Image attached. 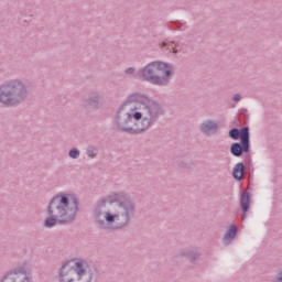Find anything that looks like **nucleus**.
<instances>
[{
    "label": "nucleus",
    "instance_id": "16",
    "mask_svg": "<svg viewBox=\"0 0 282 282\" xmlns=\"http://www.w3.org/2000/svg\"><path fill=\"white\" fill-rule=\"evenodd\" d=\"M234 100H236V102H239V100H241V96L240 95H235Z\"/></svg>",
    "mask_w": 282,
    "mask_h": 282
},
{
    "label": "nucleus",
    "instance_id": "14",
    "mask_svg": "<svg viewBox=\"0 0 282 282\" xmlns=\"http://www.w3.org/2000/svg\"><path fill=\"white\" fill-rule=\"evenodd\" d=\"M69 155L75 160L80 155V152H78V150H70Z\"/></svg>",
    "mask_w": 282,
    "mask_h": 282
},
{
    "label": "nucleus",
    "instance_id": "2",
    "mask_svg": "<svg viewBox=\"0 0 282 282\" xmlns=\"http://www.w3.org/2000/svg\"><path fill=\"white\" fill-rule=\"evenodd\" d=\"M108 212L97 215V221L101 226L108 224V226H115V228H122L129 224V215L133 213V204L126 200L122 202L118 194H110L104 200Z\"/></svg>",
    "mask_w": 282,
    "mask_h": 282
},
{
    "label": "nucleus",
    "instance_id": "18",
    "mask_svg": "<svg viewBox=\"0 0 282 282\" xmlns=\"http://www.w3.org/2000/svg\"><path fill=\"white\" fill-rule=\"evenodd\" d=\"M127 74H132L133 73V69L132 68H129L128 70H126Z\"/></svg>",
    "mask_w": 282,
    "mask_h": 282
},
{
    "label": "nucleus",
    "instance_id": "3",
    "mask_svg": "<svg viewBox=\"0 0 282 282\" xmlns=\"http://www.w3.org/2000/svg\"><path fill=\"white\" fill-rule=\"evenodd\" d=\"M76 210H78V203L76 198L68 197L67 195L55 196L48 206V217L45 220L46 228H53L58 224H69L76 217Z\"/></svg>",
    "mask_w": 282,
    "mask_h": 282
},
{
    "label": "nucleus",
    "instance_id": "4",
    "mask_svg": "<svg viewBox=\"0 0 282 282\" xmlns=\"http://www.w3.org/2000/svg\"><path fill=\"white\" fill-rule=\"evenodd\" d=\"M87 274V264L80 260L66 262L59 271V282H90Z\"/></svg>",
    "mask_w": 282,
    "mask_h": 282
},
{
    "label": "nucleus",
    "instance_id": "1",
    "mask_svg": "<svg viewBox=\"0 0 282 282\" xmlns=\"http://www.w3.org/2000/svg\"><path fill=\"white\" fill-rule=\"evenodd\" d=\"M162 113L160 104L149 99L143 95H132L120 111L121 116H126L124 123L119 121V124L126 131H135L140 133L151 127L153 120ZM124 124H127L124 127Z\"/></svg>",
    "mask_w": 282,
    "mask_h": 282
},
{
    "label": "nucleus",
    "instance_id": "8",
    "mask_svg": "<svg viewBox=\"0 0 282 282\" xmlns=\"http://www.w3.org/2000/svg\"><path fill=\"white\" fill-rule=\"evenodd\" d=\"M229 135L232 140H241V144L243 145V151L248 152V149L250 147V132L248 128H243L241 131L239 129L235 128L229 131Z\"/></svg>",
    "mask_w": 282,
    "mask_h": 282
},
{
    "label": "nucleus",
    "instance_id": "5",
    "mask_svg": "<svg viewBox=\"0 0 282 282\" xmlns=\"http://www.w3.org/2000/svg\"><path fill=\"white\" fill-rule=\"evenodd\" d=\"M171 76V68L162 62H154L149 64L143 70L141 78L148 80L153 85H165Z\"/></svg>",
    "mask_w": 282,
    "mask_h": 282
},
{
    "label": "nucleus",
    "instance_id": "15",
    "mask_svg": "<svg viewBox=\"0 0 282 282\" xmlns=\"http://www.w3.org/2000/svg\"><path fill=\"white\" fill-rule=\"evenodd\" d=\"M87 155H89V158H96V149L89 148L87 151Z\"/></svg>",
    "mask_w": 282,
    "mask_h": 282
},
{
    "label": "nucleus",
    "instance_id": "17",
    "mask_svg": "<svg viewBox=\"0 0 282 282\" xmlns=\"http://www.w3.org/2000/svg\"><path fill=\"white\" fill-rule=\"evenodd\" d=\"M171 50H173V54H177V51L175 50V44H171Z\"/></svg>",
    "mask_w": 282,
    "mask_h": 282
},
{
    "label": "nucleus",
    "instance_id": "12",
    "mask_svg": "<svg viewBox=\"0 0 282 282\" xmlns=\"http://www.w3.org/2000/svg\"><path fill=\"white\" fill-rule=\"evenodd\" d=\"M235 237H237V226L231 225L227 234L224 236V242L230 243V240L234 239Z\"/></svg>",
    "mask_w": 282,
    "mask_h": 282
},
{
    "label": "nucleus",
    "instance_id": "10",
    "mask_svg": "<svg viewBox=\"0 0 282 282\" xmlns=\"http://www.w3.org/2000/svg\"><path fill=\"white\" fill-rule=\"evenodd\" d=\"M243 171H246L243 163H237L232 170L234 177L238 181L243 180Z\"/></svg>",
    "mask_w": 282,
    "mask_h": 282
},
{
    "label": "nucleus",
    "instance_id": "11",
    "mask_svg": "<svg viewBox=\"0 0 282 282\" xmlns=\"http://www.w3.org/2000/svg\"><path fill=\"white\" fill-rule=\"evenodd\" d=\"M202 131L203 133H215V131H217V123L213 122V121H205L202 124Z\"/></svg>",
    "mask_w": 282,
    "mask_h": 282
},
{
    "label": "nucleus",
    "instance_id": "9",
    "mask_svg": "<svg viewBox=\"0 0 282 282\" xmlns=\"http://www.w3.org/2000/svg\"><path fill=\"white\" fill-rule=\"evenodd\" d=\"M240 206L242 208V219H246V213H248L250 208V194L248 192H243L240 198Z\"/></svg>",
    "mask_w": 282,
    "mask_h": 282
},
{
    "label": "nucleus",
    "instance_id": "6",
    "mask_svg": "<svg viewBox=\"0 0 282 282\" xmlns=\"http://www.w3.org/2000/svg\"><path fill=\"white\" fill-rule=\"evenodd\" d=\"M25 98V87L21 82H11L0 87V102L2 105H17Z\"/></svg>",
    "mask_w": 282,
    "mask_h": 282
},
{
    "label": "nucleus",
    "instance_id": "7",
    "mask_svg": "<svg viewBox=\"0 0 282 282\" xmlns=\"http://www.w3.org/2000/svg\"><path fill=\"white\" fill-rule=\"evenodd\" d=\"M1 282H30L25 267H18L9 271Z\"/></svg>",
    "mask_w": 282,
    "mask_h": 282
},
{
    "label": "nucleus",
    "instance_id": "13",
    "mask_svg": "<svg viewBox=\"0 0 282 282\" xmlns=\"http://www.w3.org/2000/svg\"><path fill=\"white\" fill-rule=\"evenodd\" d=\"M243 151H246V150H243V145L241 147V144H239V143H234V144L231 145V153H232L236 158L241 156V153H243Z\"/></svg>",
    "mask_w": 282,
    "mask_h": 282
}]
</instances>
